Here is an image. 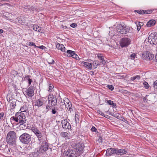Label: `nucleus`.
I'll list each match as a JSON object with an SVG mask.
<instances>
[{
	"instance_id": "nucleus-39",
	"label": "nucleus",
	"mask_w": 157,
	"mask_h": 157,
	"mask_svg": "<svg viewBox=\"0 0 157 157\" xmlns=\"http://www.w3.org/2000/svg\"><path fill=\"white\" fill-rule=\"evenodd\" d=\"M143 84L144 85V87L146 89H148L149 87V85L148 84V83L146 81L144 82Z\"/></svg>"
},
{
	"instance_id": "nucleus-9",
	"label": "nucleus",
	"mask_w": 157,
	"mask_h": 157,
	"mask_svg": "<svg viewBox=\"0 0 157 157\" xmlns=\"http://www.w3.org/2000/svg\"><path fill=\"white\" fill-rule=\"evenodd\" d=\"M84 147V145L83 144L78 143L74 146V148L76 149L78 152L81 154L83 152Z\"/></svg>"
},
{
	"instance_id": "nucleus-38",
	"label": "nucleus",
	"mask_w": 157,
	"mask_h": 157,
	"mask_svg": "<svg viewBox=\"0 0 157 157\" xmlns=\"http://www.w3.org/2000/svg\"><path fill=\"white\" fill-rule=\"evenodd\" d=\"M54 106H52L51 105L48 104H48L46 105V109L47 110V112H48L49 109H51L52 107Z\"/></svg>"
},
{
	"instance_id": "nucleus-52",
	"label": "nucleus",
	"mask_w": 157,
	"mask_h": 157,
	"mask_svg": "<svg viewBox=\"0 0 157 157\" xmlns=\"http://www.w3.org/2000/svg\"><path fill=\"white\" fill-rule=\"evenodd\" d=\"M38 32L41 33H43V30L41 29V27H39L38 26Z\"/></svg>"
},
{
	"instance_id": "nucleus-8",
	"label": "nucleus",
	"mask_w": 157,
	"mask_h": 157,
	"mask_svg": "<svg viewBox=\"0 0 157 157\" xmlns=\"http://www.w3.org/2000/svg\"><path fill=\"white\" fill-rule=\"evenodd\" d=\"M130 40L128 38H124L121 39L120 40V44L122 47H127L131 43Z\"/></svg>"
},
{
	"instance_id": "nucleus-47",
	"label": "nucleus",
	"mask_w": 157,
	"mask_h": 157,
	"mask_svg": "<svg viewBox=\"0 0 157 157\" xmlns=\"http://www.w3.org/2000/svg\"><path fill=\"white\" fill-rule=\"evenodd\" d=\"M114 154L118 155V149L117 148H114Z\"/></svg>"
},
{
	"instance_id": "nucleus-64",
	"label": "nucleus",
	"mask_w": 157,
	"mask_h": 157,
	"mask_svg": "<svg viewBox=\"0 0 157 157\" xmlns=\"http://www.w3.org/2000/svg\"><path fill=\"white\" fill-rule=\"evenodd\" d=\"M135 76L136 79L139 80L140 79V76L139 75H136Z\"/></svg>"
},
{
	"instance_id": "nucleus-27",
	"label": "nucleus",
	"mask_w": 157,
	"mask_h": 157,
	"mask_svg": "<svg viewBox=\"0 0 157 157\" xmlns=\"http://www.w3.org/2000/svg\"><path fill=\"white\" fill-rule=\"evenodd\" d=\"M75 52V51L71 50H67V56L69 57H71L72 55L74 54Z\"/></svg>"
},
{
	"instance_id": "nucleus-61",
	"label": "nucleus",
	"mask_w": 157,
	"mask_h": 157,
	"mask_svg": "<svg viewBox=\"0 0 157 157\" xmlns=\"http://www.w3.org/2000/svg\"><path fill=\"white\" fill-rule=\"evenodd\" d=\"M38 48L41 49H44L46 48V47L43 45L38 47Z\"/></svg>"
},
{
	"instance_id": "nucleus-42",
	"label": "nucleus",
	"mask_w": 157,
	"mask_h": 157,
	"mask_svg": "<svg viewBox=\"0 0 157 157\" xmlns=\"http://www.w3.org/2000/svg\"><path fill=\"white\" fill-rule=\"evenodd\" d=\"M11 150V149L10 148H8L7 147L6 148H5V151L8 154L10 155L11 153L10 151Z\"/></svg>"
},
{
	"instance_id": "nucleus-5",
	"label": "nucleus",
	"mask_w": 157,
	"mask_h": 157,
	"mask_svg": "<svg viewBox=\"0 0 157 157\" xmlns=\"http://www.w3.org/2000/svg\"><path fill=\"white\" fill-rule=\"evenodd\" d=\"M154 57V55L149 52H144L143 53L142 58L144 59L148 60H151Z\"/></svg>"
},
{
	"instance_id": "nucleus-21",
	"label": "nucleus",
	"mask_w": 157,
	"mask_h": 157,
	"mask_svg": "<svg viewBox=\"0 0 157 157\" xmlns=\"http://www.w3.org/2000/svg\"><path fill=\"white\" fill-rule=\"evenodd\" d=\"M127 151L124 149H118V155H123L126 154Z\"/></svg>"
},
{
	"instance_id": "nucleus-10",
	"label": "nucleus",
	"mask_w": 157,
	"mask_h": 157,
	"mask_svg": "<svg viewBox=\"0 0 157 157\" xmlns=\"http://www.w3.org/2000/svg\"><path fill=\"white\" fill-rule=\"evenodd\" d=\"M17 115H18L19 123H25L26 121L25 115L23 113H17Z\"/></svg>"
},
{
	"instance_id": "nucleus-30",
	"label": "nucleus",
	"mask_w": 157,
	"mask_h": 157,
	"mask_svg": "<svg viewBox=\"0 0 157 157\" xmlns=\"http://www.w3.org/2000/svg\"><path fill=\"white\" fill-rule=\"evenodd\" d=\"M51 109H52V113L53 114H55L56 113V110H57L58 109V108L56 106V105L55 106L52 107Z\"/></svg>"
},
{
	"instance_id": "nucleus-34",
	"label": "nucleus",
	"mask_w": 157,
	"mask_h": 157,
	"mask_svg": "<svg viewBox=\"0 0 157 157\" xmlns=\"http://www.w3.org/2000/svg\"><path fill=\"white\" fill-rule=\"evenodd\" d=\"M79 116L78 114L75 115V123L77 124L79 122Z\"/></svg>"
},
{
	"instance_id": "nucleus-44",
	"label": "nucleus",
	"mask_w": 157,
	"mask_h": 157,
	"mask_svg": "<svg viewBox=\"0 0 157 157\" xmlns=\"http://www.w3.org/2000/svg\"><path fill=\"white\" fill-rule=\"evenodd\" d=\"M135 11L137 12L138 13L140 14H144V10H135Z\"/></svg>"
},
{
	"instance_id": "nucleus-4",
	"label": "nucleus",
	"mask_w": 157,
	"mask_h": 157,
	"mask_svg": "<svg viewBox=\"0 0 157 157\" xmlns=\"http://www.w3.org/2000/svg\"><path fill=\"white\" fill-rule=\"evenodd\" d=\"M148 41L151 44L156 45L157 44V33H151L148 36Z\"/></svg>"
},
{
	"instance_id": "nucleus-63",
	"label": "nucleus",
	"mask_w": 157,
	"mask_h": 157,
	"mask_svg": "<svg viewBox=\"0 0 157 157\" xmlns=\"http://www.w3.org/2000/svg\"><path fill=\"white\" fill-rule=\"evenodd\" d=\"M98 141L99 143H102V137L100 136L98 140Z\"/></svg>"
},
{
	"instance_id": "nucleus-57",
	"label": "nucleus",
	"mask_w": 157,
	"mask_h": 157,
	"mask_svg": "<svg viewBox=\"0 0 157 157\" xmlns=\"http://www.w3.org/2000/svg\"><path fill=\"white\" fill-rule=\"evenodd\" d=\"M98 113L103 116L105 115V114L100 110H98Z\"/></svg>"
},
{
	"instance_id": "nucleus-25",
	"label": "nucleus",
	"mask_w": 157,
	"mask_h": 157,
	"mask_svg": "<svg viewBox=\"0 0 157 157\" xmlns=\"http://www.w3.org/2000/svg\"><path fill=\"white\" fill-rule=\"evenodd\" d=\"M100 63L98 60H95L94 61L92 65L94 68H96L98 66L100 65Z\"/></svg>"
},
{
	"instance_id": "nucleus-28",
	"label": "nucleus",
	"mask_w": 157,
	"mask_h": 157,
	"mask_svg": "<svg viewBox=\"0 0 157 157\" xmlns=\"http://www.w3.org/2000/svg\"><path fill=\"white\" fill-rule=\"evenodd\" d=\"M40 153L39 151V150L38 151L37 150V151L32 152L31 155L33 156V157H37L39 155V153Z\"/></svg>"
},
{
	"instance_id": "nucleus-3",
	"label": "nucleus",
	"mask_w": 157,
	"mask_h": 157,
	"mask_svg": "<svg viewBox=\"0 0 157 157\" xmlns=\"http://www.w3.org/2000/svg\"><path fill=\"white\" fill-rule=\"evenodd\" d=\"M116 29L118 33L122 34H126L130 30L129 28L127 27L126 25L122 24H119L117 25Z\"/></svg>"
},
{
	"instance_id": "nucleus-43",
	"label": "nucleus",
	"mask_w": 157,
	"mask_h": 157,
	"mask_svg": "<svg viewBox=\"0 0 157 157\" xmlns=\"http://www.w3.org/2000/svg\"><path fill=\"white\" fill-rule=\"evenodd\" d=\"M54 88V86L52 84H50L49 86L48 87V91H52L53 88Z\"/></svg>"
},
{
	"instance_id": "nucleus-7",
	"label": "nucleus",
	"mask_w": 157,
	"mask_h": 157,
	"mask_svg": "<svg viewBox=\"0 0 157 157\" xmlns=\"http://www.w3.org/2000/svg\"><path fill=\"white\" fill-rule=\"evenodd\" d=\"M65 157H76V154L75 151L71 148H69L64 153Z\"/></svg>"
},
{
	"instance_id": "nucleus-16",
	"label": "nucleus",
	"mask_w": 157,
	"mask_h": 157,
	"mask_svg": "<svg viewBox=\"0 0 157 157\" xmlns=\"http://www.w3.org/2000/svg\"><path fill=\"white\" fill-rule=\"evenodd\" d=\"M44 103L43 99L40 98L36 100L35 105L38 107H40L42 106L43 105Z\"/></svg>"
},
{
	"instance_id": "nucleus-59",
	"label": "nucleus",
	"mask_w": 157,
	"mask_h": 157,
	"mask_svg": "<svg viewBox=\"0 0 157 157\" xmlns=\"http://www.w3.org/2000/svg\"><path fill=\"white\" fill-rule=\"evenodd\" d=\"M70 26L72 28H75L76 27L77 24L75 23H73L70 25Z\"/></svg>"
},
{
	"instance_id": "nucleus-24",
	"label": "nucleus",
	"mask_w": 157,
	"mask_h": 157,
	"mask_svg": "<svg viewBox=\"0 0 157 157\" xmlns=\"http://www.w3.org/2000/svg\"><path fill=\"white\" fill-rule=\"evenodd\" d=\"M113 117L120 120H122V119H123V117L121 114L117 113H115Z\"/></svg>"
},
{
	"instance_id": "nucleus-15",
	"label": "nucleus",
	"mask_w": 157,
	"mask_h": 157,
	"mask_svg": "<svg viewBox=\"0 0 157 157\" xmlns=\"http://www.w3.org/2000/svg\"><path fill=\"white\" fill-rule=\"evenodd\" d=\"M18 115H17V113L16 114L15 116L12 117L10 118V121L12 124H13L15 121L16 122L19 123V121L18 118Z\"/></svg>"
},
{
	"instance_id": "nucleus-37",
	"label": "nucleus",
	"mask_w": 157,
	"mask_h": 157,
	"mask_svg": "<svg viewBox=\"0 0 157 157\" xmlns=\"http://www.w3.org/2000/svg\"><path fill=\"white\" fill-rule=\"evenodd\" d=\"M97 57L99 59L103 62L104 60L103 56L100 54H98L97 55Z\"/></svg>"
},
{
	"instance_id": "nucleus-6",
	"label": "nucleus",
	"mask_w": 157,
	"mask_h": 157,
	"mask_svg": "<svg viewBox=\"0 0 157 157\" xmlns=\"http://www.w3.org/2000/svg\"><path fill=\"white\" fill-rule=\"evenodd\" d=\"M48 98V104L54 106L57 105V100L56 97L52 94H49Z\"/></svg>"
},
{
	"instance_id": "nucleus-48",
	"label": "nucleus",
	"mask_w": 157,
	"mask_h": 157,
	"mask_svg": "<svg viewBox=\"0 0 157 157\" xmlns=\"http://www.w3.org/2000/svg\"><path fill=\"white\" fill-rule=\"evenodd\" d=\"M152 11L151 10H144V14L146 13L147 14H150L152 13Z\"/></svg>"
},
{
	"instance_id": "nucleus-33",
	"label": "nucleus",
	"mask_w": 157,
	"mask_h": 157,
	"mask_svg": "<svg viewBox=\"0 0 157 157\" xmlns=\"http://www.w3.org/2000/svg\"><path fill=\"white\" fill-rule=\"evenodd\" d=\"M67 109L70 111V112L71 111H72V109L71 108L72 107V104L71 102H70L68 104H67Z\"/></svg>"
},
{
	"instance_id": "nucleus-32",
	"label": "nucleus",
	"mask_w": 157,
	"mask_h": 157,
	"mask_svg": "<svg viewBox=\"0 0 157 157\" xmlns=\"http://www.w3.org/2000/svg\"><path fill=\"white\" fill-rule=\"evenodd\" d=\"M63 101L64 104L66 106V105L69 104L70 102H71L70 101L69 99L66 98H64Z\"/></svg>"
},
{
	"instance_id": "nucleus-31",
	"label": "nucleus",
	"mask_w": 157,
	"mask_h": 157,
	"mask_svg": "<svg viewBox=\"0 0 157 157\" xmlns=\"http://www.w3.org/2000/svg\"><path fill=\"white\" fill-rule=\"evenodd\" d=\"M27 110L26 106L25 105H24L23 106H22L20 109V111H21V112L22 113L26 112Z\"/></svg>"
},
{
	"instance_id": "nucleus-58",
	"label": "nucleus",
	"mask_w": 157,
	"mask_h": 157,
	"mask_svg": "<svg viewBox=\"0 0 157 157\" xmlns=\"http://www.w3.org/2000/svg\"><path fill=\"white\" fill-rule=\"evenodd\" d=\"M97 130V129L94 126H93L91 128V130L92 132H95Z\"/></svg>"
},
{
	"instance_id": "nucleus-17",
	"label": "nucleus",
	"mask_w": 157,
	"mask_h": 157,
	"mask_svg": "<svg viewBox=\"0 0 157 157\" xmlns=\"http://www.w3.org/2000/svg\"><path fill=\"white\" fill-rule=\"evenodd\" d=\"M81 63L87 69L91 70L92 68V65L91 63H89L86 62H82Z\"/></svg>"
},
{
	"instance_id": "nucleus-23",
	"label": "nucleus",
	"mask_w": 157,
	"mask_h": 157,
	"mask_svg": "<svg viewBox=\"0 0 157 157\" xmlns=\"http://www.w3.org/2000/svg\"><path fill=\"white\" fill-rule=\"evenodd\" d=\"M61 136L64 138H66V139H69V134L67 132H62L60 134Z\"/></svg>"
},
{
	"instance_id": "nucleus-26",
	"label": "nucleus",
	"mask_w": 157,
	"mask_h": 157,
	"mask_svg": "<svg viewBox=\"0 0 157 157\" xmlns=\"http://www.w3.org/2000/svg\"><path fill=\"white\" fill-rule=\"evenodd\" d=\"M107 102L109 105H112V106L113 108L116 107V104L113 103V101H112L110 100L107 101Z\"/></svg>"
},
{
	"instance_id": "nucleus-29",
	"label": "nucleus",
	"mask_w": 157,
	"mask_h": 157,
	"mask_svg": "<svg viewBox=\"0 0 157 157\" xmlns=\"http://www.w3.org/2000/svg\"><path fill=\"white\" fill-rule=\"evenodd\" d=\"M24 123L23 124H21L20 123V124L19 125V127L21 128H22L24 130L25 129L27 128L28 127V126L27 125H26L25 124H24Z\"/></svg>"
},
{
	"instance_id": "nucleus-60",
	"label": "nucleus",
	"mask_w": 157,
	"mask_h": 157,
	"mask_svg": "<svg viewBox=\"0 0 157 157\" xmlns=\"http://www.w3.org/2000/svg\"><path fill=\"white\" fill-rule=\"evenodd\" d=\"M34 43L32 41L29 42V43L28 45L29 46H32L34 45Z\"/></svg>"
},
{
	"instance_id": "nucleus-12",
	"label": "nucleus",
	"mask_w": 157,
	"mask_h": 157,
	"mask_svg": "<svg viewBox=\"0 0 157 157\" xmlns=\"http://www.w3.org/2000/svg\"><path fill=\"white\" fill-rule=\"evenodd\" d=\"M35 88L33 86L29 87L25 91L26 95L28 97H32L34 94Z\"/></svg>"
},
{
	"instance_id": "nucleus-51",
	"label": "nucleus",
	"mask_w": 157,
	"mask_h": 157,
	"mask_svg": "<svg viewBox=\"0 0 157 157\" xmlns=\"http://www.w3.org/2000/svg\"><path fill=\"white\" fill-rule=\"evenodd\" d=\"M9 96L8 95H7V97H6L7 100L8 101L11 102L12 98H13L12 97H9Z\"/></svg>"
},
{
	"instance_id": "nucleus-35",
	"label": "nucleus",
	"mask_w": 157,
	"mask_h": 157,
	"mask_svg": "<svg viewBox=\"0 0 157 157\" xmlns=\"http://www.w3.org/2000/svg\"><path fill=\"white\" fill-rule=\"evenodd\" d=\"M29 10L32 11H38V9L36 7H34L33 6H30Z\"/></svg>"
},
{
	"instance_id": "nucleus-1",
	"label": "nucleus",
	"mask_w": 157,
	"mask_h": 157,
	"mask_svg": "<svg viewBox=\"0 0 157 157\" xmlns=\"http://www.w3.org/2000/svg\"><path fill=\"white\" fill-rule=\"evenodd\" d=\"M17 139L16 134L13 131H10L8 133L6 137L7 143L10 145H14L15 144Z\"/></svg>"
},
{
	"instance_id": "nucleus-46",
	"label": "nucleus",
	"mask_w": 157,
	"mask_h": 157,
	"mask_svg": "<svg viewBox=\"0 0 157 157\" xmlns=\"http://www.w3.org/2000/svg\"><path fill=\"white\" fill-rule=\"evenodd\" d=\"M32 28L34 30L37 31L38 28V26L36 25H33L32 26Z\"/></svg>"
},
{
	"instance_id": "nucleus-22",
	"label": "nucleus",
	"mask_w": 157,
	"mask_h": 157,
	"mask_svg": "<svg viewBox=\"0 0 157 157\" xmlns=\"http://www.w3.org/2000/svg\"><path fill=\"white\" fill-rule=\"evenodd\" d=\"M114 148L107 149L106 151V153L110 156L114 154Z\"/></svg>"
},
{
	"instance_id": "nucleus-14",
	"label": "nucleus",
	"mask_w": 157,
	"mask_h": 157,
	"mask_svg": "<svg viewBox=\"0 0 157 157\" xmlns=\"http://www.w3.org/2000/svg\"><path fill=\"white\" fill-rule=\"evenodd\" d=\"M33 131L35 134L38 138V140L40 142L41 141L42 135L40 132L36 128H34L33 129Z\"/></svg>"
},
{
	"instance_id": "nucleus-13",
	"label": "nucleus",
	"mask_w": 157,
	"mask_h": 157,
	"mask_svg": "<svg viewBox=\"0 0 157 157\" xmlns=\"http://www.w3.org/2000/svg\"><path fill=\"white\" fill-rule=\"evenodd\" d=\"M48 148V145L46 141H43L40 147L39 151L41 153L45 151Z\"/></svg>"
},
{
	"instance_id": "nucleus-62",
	"label": "nucleus",
	"mask_w": 157,
	"mask_h": 157,
	"mask_svg": "<svg viewBox=\"0 0 157 157\" xmlns=\"http://www.w3.org/2000/svg\"><path fill=\"white\" fill-rule=\"evenodd\" d=\"M28 81L29 85H30L32 82V79L29 78L28 80Z\"/></svg>"
},
{
	"instance_id": "nucleus-11",
	"label": "nucleus",
	"mask_w": 157,
	"mask_h": 157,
	"mask_svg": "<svg viewBox=\"0 0 157 157\" xmlns=\"http://www.w3.org/2000/svg\"><path fill=\"white\" fill-rule=\"evenodd\" d=\"M62 128L66 129H70L71 126L66 119H64L61 121Z\"/></svg>"
},
{
	"instance_id": "nucleus-49",
	"label": "nucleus",
	"mask_w": 157,
	"mask_h": 157,
	"mask_svg": "<svg viewBox=\"0 0 157 157\" xmlns=\"http://www.w3.org/2000/svg\"><path fill=\"white\" fill-rule=\"evenodd\" d=\"M106 86L111 91L114 89V87L113 85H107Z\"/></svg>"
},
{
	"instance_id": "nucleus-19",
	"label": "nucleus",
	"mask_w": 157,
	"mask_h": 157,
	"mask_svg": "<svg viewBox=\"0 0 157 157\" xmlns=\"http://www.w3.org/2000/svg\"><path fill=\"white\" fill-rule=\"evenodd\" d=\"M155 21L154 20H151L149 21L147 23L146 25L148 27L154 26L155 24Z\"/></svg>"
},
{
	"instance_id": "nucleus-2",
	"label": "nucleus",
	"mask_w": 157,
	"mask_h": 157,
	"mask_svg": "<svg viewBox=\"0 0 157 157\" xmlns=\"http://www.w3.org/2000/svg\"><path fill=\"white\" fill-rule=\"evenodd\" d=\"M19 139L20 141L22 144H28L31 142V137L29 134L24 133L19 136Z\"/></svg>"
},
{
	"instance_id": "nucleus-55",
	"label": "nucleus",
	"mask_w": 157,
	"mask_h": 157,
	"mask_svg": "<svg viewBox=\"0 0 157 157\" xmlns=\"http://www.w3.org/2000/svg\"><path fill=\"white\" fill-rule=\"evenodd\" d=\"M31 77V76L29 75H25V80H28Z\"/></svg>"
},
{
	"instance_id": "nucleus-56",
	"label": "nucleus",
	"mask_w": 157,
	"mask_h": 157,
	"mask_svg": "<svg viewBox=\"0 0 157 157\" xmlns=\"http://www.w3.org/2000/svg\"><path fill=\"white\" fill-rule=\"evenodd\" d=\"M77 55L75 53V52L74 54H73L72 55V56L71 57H72L74 58H75L76 59H78L77 58Z\"/></svg>"
},
{
	"instance_id": "nucleus-41",
	"label": "nucleus",
	"mask_w": 157,
	"mask_h": 157,
	"mask_svg": "<svg viewBox=\"0 0 157 157\" xmlns=\"http://www.w3.org/2000/svg\"><path fill=\"white\" fill-rule=\"evenodd\" d=\"M11 73L12 75L14 77L17 76L18 74L17 71L15 70L12 71Z\"/></svg>"
},
{
	"instance_id": "nucleus-45",
	"label": "nucleus",
	"mask_w": 157,
	"mask_h": 157,
	"mask_svg": "<svg viewBox=\"0 0 157 157\" xmlns=\"http://www.w3.org/2000/svg\"><path fill=\"white\" fill-rule=\"evenodd\" d=\"M136 54L134 53H133L132 54L129 56V58L131 59H135V58L136 57Z\"/></svg>"
},
{
	"instance_id": "nucleus-53",
	"label": "nucleus",
	"mask_w": 157,
	"mask_h": 157,
	"mask_svg": "<svg viewBox=\"0 0 157 157\" xmlns=\"http://www.w3.org/2000/svg\"><path fill=\"white\" fill-rule=\"evenodd\" d=\"M30 6L29 5L25 6H24V8L26 9V10H29Z\"/></svg>"
},
{
	"instance_id": "nucleus-54",
	"label": "nucleus",
	"mask_w": 157,
	"mask_h": 157,
	"mask_svg": "<svg viewBox=\"0 0 157 157\" xmlns=\"http://www.w3.org/2000/svg\"><path fill=\"white\" fill-rule=\"evenodd\" d=\"M144 25L143 23L142 22H138L137 24H136L137 26H139L141 27L142 26H143Z\"/></svg>"
},
{
	"instance_id": "nucleus-40",
	"label": "nucleus",
	"mask_w": 157,
	"mask_h": 157,
	"mask_svg": "<svg viewBox=\"0 0 157 157\" xmlns=\"http://www.w3.org/2000/svg\"><path fill=\"white\" fill-rule=\"evenodd\" d=\"M4 113L3 112L0 113V121H3L4 119Z\"/></svg>"
},
{
	"instance_id": "nucleus-50",
	"label": "nucleus",
	"mask_w": 157,
	"mask_h": 157,
	"mask_svg": "<svg viewBox=\"0 0 157 157\" xmlns=\"http://www.w3.org/2000/svg\"><path fill=\"white\" fill-rule=\"evenodd\" d=\"M153 86L155 89H157V80L154 82Z\"/></svg>"
},
{
	"instance_id": "nucleus-36",
	"label": "nucleus",
	"mask_w": 157,
	"mask_h": 157,
	"mask_svg": "<svg viewBox=\"0 0 157 157\" xmlns=\"http://www.w3.org/2000/svg\"><path fill=\"white\" fill-rule=\"evenodd\" d=\"M18 21L20 24H22L24 22V20L23 17L20 16L18 18Z\"/></svg>"
},
{
	"instance_id": "nucleus-20",
	"label": "nucleus",
	"mask_w": 157,
	"mask_h": 157,
	"mask_svg": "<svg viewBox=\"0 0 157 157\" xmlns=\"http://www.w3.org/2000/svg\"><path fill=\"white\" fill-rule=\"evenodd\" d=\"M16 100L14 98H12L11 101L10 102V106L12 109L15 108L16 106Z\"/></svg>"
},
{
	"instance_id": "nucleus-18",
	"label": "nucleus",
	"mask_w": 157,
	"mask_h": 157,
	"mask_svg": "<svg viewBox=\"0 0 157 157\" xmlns=\"http://www.w3.org/2000/svg\"><path fill=\"white\" fill-rule=\"evenodd\" d=\"M56 47L58 50H60L63 52H65V48L63 45L58 43L56 45Z\"/></svg>"
}]
</instances>
